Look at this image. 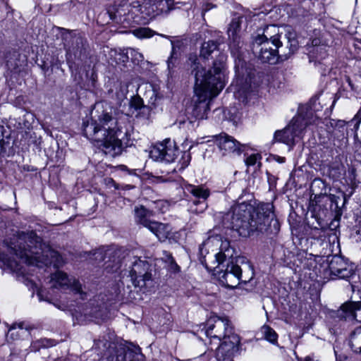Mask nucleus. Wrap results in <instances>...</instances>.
<instances>
[{
    "label": "nucleus",
    "instance_id": "4be33fe9",
    "mask_svg": "<svg viewBox=\"0 0 361 361\" xmlns=\"http://www.w3.org/2000/svg\"><path fill=\"white\" fill-rule=\"evenodd\" d=\"M130 106L136 111V117L148 118L150 109L147 106L144 104L143 100L140 97H133L130 101Z\"/></svg>",
    "mask_w": 361,
    "mask_h": 361
},
{
    "label": "nucleus",
    "instance_id": "de8ad7c7",
    "mask_svg": "<svg viewBox=\"0 0 361 361\" xmlns=\"http://www.w3.org/2000/svg\"><path fill=\"white\" fill-rule=\"evenodd\" d=\"M305 361H319V360H314V358L308 356V357H305Z\"/></svg>",
    "mask_w": 361,
    "mask_h": 361
},
{
    "label": "nucleus",
    "instance_id": "f704fd0d",
    "mask_svg": "<svg viewBox=\"0 0 361 361\" xmlns=\"http://www.w3.org/2000/svg\"><path fill=\"white\" fill-rule=\"evenodd\" d=\"M361 123V116L359 114H357L353 119H351L349 122H348V124H353L354 123V130H355V137H357V131L359 129L360 124Z\"/></svg>",
    "mask_w": 361,
    "mask_h": 361
},
{
    "label": "nucleus",
    "instance_id": "ddd939ff",
    "mask_svg": "<svg viewBox=\"0 0 361 361\" xmlns=\"http://www.w3.org/2000/svg\"><path fill=\"white\" fill-rule=\"evenodd\" d=\"M214 142L223 155L235 154L240 155L243 151L244 145L240 144L232 136L221 133L215 136Z\"/></svg>",
    "mask_w": 361,
    "mask_h": 361
},
{
    "label": "nucleus",
    "instance_id": "b1692460",
    "mask_svg": "<svg viewBox=\"0 0 361 361\" xmlns=\"http://www.w3.org/2000/svg\"><path fill=\"white\" fill-rule=\"evenodd\" d=\"M294 130L289 125L282 130L276 131L274 134V140L278 142H283L286 145H293L295 139Z\"/></svg>",
    "mask_w": 361,
    "mask_h": 361
},
{
    "label": "nucleus",
    "instance_id": "cd10ccee",
    "mask_svg": "<svg viewBox=\"0 0 361 361\" xmlns=\"http://www.w3.org/2000/svg\"><path fill=\"white\" fill-rule=\"evenodd\" d=\"M217 47L216 42L213 40L204 42L201 47L200 56L207 59L212 53L216 50Z\"/></svg>",
    "mask_w": 361,
    "mask_h": 361
},
{
    "label": "nucleus",
    "instance_id": "864d4df0",
    "mask_svg": "<svg viewBox=\"0 0 361 361\" xmlns=\"http://www.w3.org/2000/svg\"><path fill=\"white\" fill-rule=\"evenodd\" d=\"M308 115H312V112L310 111L307 113Z\"/></svg>",
    "mask_w": 361,
    "mask_h": 361
},
{
    "label": "nucleus",
    "instance_id": "603ef678",
    "mask_svg": "<svg viewBox=\"0 0 361 361\" xmlns=\"http://www.w3.org/2000/svg\"><path fill=\"white\" fill-rule=\"evenodd\" d=\"M14 329H15V327H14V326H13L9 329V331H11L13 330Z\"/></svg>",
    "mask_w": 361,
    "mask_h": 361
},
{
    "label": "nucleus",
    "instance_id": "72a5a7b5",
    "mask_svg": "<svg viewBox=\"0 0 361 361\" xmlns=\"http://www.w3.org/2000/svg\"><path fill=\"white\" fill-rule=\"evenodd\" d=\"M190 154L188 152H183L182 157L179 161V164L180 166L179 170H183L184 169H185L190 164Z\"/></svg>",
    "mask_w": 361,
    "mask_h": 361
},
{
    "label": "nucleus",
    "instance_id": "2f4dec72",
    "mask_svg": "<svg viewBox=\"0 0 361 361\" xmlns=\"http://www.w3.org/2000/svg\"><path fill=\"white\" fill-rule=\"evenodd\" d=\"M262 331L265 338L269 342L274 343L277 341L278 336L275 331L268 326H264Z\"/></svg>",
    "mask_w": 361,
    "mask_h": 361
},
{
    "label": "nucleus",
    "instance_id": "412c9836",
    "mask_svg": "<svg viewBox=\"0 0 361 361\" xmlns=\"http://www.w3.org/2000/svg\"><path fill=\"white\" fill-rule=\"evenodd\" d=\"M314 121L313 119L312 121L300 113L297 116L292 119L289 126L294 130V133H294L295 137L300 138L307 125L311 124Z\"/></svg>",
    "mask_w": 361,
    "mask_h": 361
},
{
    "label": "nucleus",
    "instance_id": "473e14b6",
    "mask_svg": "<svg viewBox=\"0 0 361 361\" xmlns=\"http://www.w3.org/2000/svg\"><path fill=\"white\" fill-rule=\"evenodd\" d=\"M354 274V269L352 265L348 264L347 267H344L336 276L339 279H346L350 278Z\"/></svg>",
    "mask_w": 361,
    "mask_h": 361
},
{
    "label": "nucleus",
    "instance_id": "a18cd8bd",
    "mask_svg": "<svg viewBox=\"0 0 361 361\" xmlns=\"http://www.w3.org/2000/svg\"><path fill=\"white\" fill-rule=\"evenodd\" d=\"M37 296H38L39 300L40 301H42V300H46L45 299H44V298H43L42 293V292H41V291H38V293H37Z\"/></svg>",
    "mask_w": 361,
    "mask_h": 361
},
{
    "label": "nucleus",
    "instance_id": "c756f323",
    "mask_svg": "<svg viewBox=\"0 0 361 361\" xmlns=\"http://www.w3.org/2000/svg\"><path fill=\"white\" fill-rule=\"evenodd\" d=\"M214 240H216L217 242H219L221 240V237L218 235L214 236V237H211L209 236L206 240H204L200 245V247H199V250H200V254L201 255V257H200V262L201 263L205 266L206 267H207V264L206 263V259H205V256H204V252H203V247L206 245H208L210 243H212Z\"/></svg>",
    "mask_w": 361,
    "mask_h": 361
},
{
    "label": "nucleus",
    "instance_id": "5fc2aeb1",
    "mask_svg": "<svg viewBox=\"0 0 361 361\" xmlns=\"http://www.w3.org/2000/svg\"><path fill=\"white\" fill-rule=\"evenodd\" d=\"M19 328L20 329H23V324H19Z\"/></svg>",
    "mask_w": 361,
    "mask_h": 361
},
{
    "label": "nucleus",
    "instance_id": "c9c22d12",
    "mask_svg": "<svg viewBox=\"0 0 361 361\" xmlns=\"http://www.w3.org/2000/svg\"><path fill=\"white\" fill-rule=\"evenodd\" d=\"M321 40L319 39H314L312 41V49L310 50L311 54H314V51H318V49L324 50L326 46L322 44L321 45Z\"/></svg>",
    "mask_w": 361,
    "mask_h": 361
},
{
    "label": "nucleus",
    "instance_id": "f03ea898",
    "mask_svg": "<svg viewBox=\"0 0 361 361\" xmlns=\"http://www.w3.org/2000/svg\"><path fill=\"white\" fill-rule=\"evenodd\" d=\"M274 206L264 203L254 207L245 202L233 205L221 216L225 228L247 238L254 232L276 234L280 230L279 221L273 212Z\"/></svg>",
    "mask_w": 361,
    "mask_h": 361
},
{
    "label": "nucleus",
    "instance_id": "0eeeda50",
    "mask_svg": "<svg viewBox=\"0 0 361 361\" xmlns=\"http://www.w3.org/2000/svg\"><path fill=\"white\" fill-rule=\"evenodd\" d=\"M216 261L218 265L226 262L224 269H221L218 274V278L220 283L228 288H235L240 283H247L254 277V270L252 266L245 262L243 257H238L235 262L230 261L231 255L226 254L222 251L215 254Z\"/></svg>",
    "mask_w": 361,
    "mask_h": 361
},
{
    "label": "nucleus",
    "instance_id": "dca6fc26",
    "mask_svg": "<svg viewBox=\"0 0 361 361\" xmlns=\"http://www.w3.org/2000/svg\"><path fill=\"white\" fill-rule=\"evenodd\" d=\"M94 255L96 260L104 262V265L109 272L116 271L120 268V259L115 250L112 249H108L105 251L99 250Z\"/></svg>",
    "mask_w": 361,
    "mask_h": 361
},
{
    "label": "nucleus",
    "instance_id": "79ce46f5",
    "mask_svg": "<svg viewBox=\"0 0 361 361\" xmlns=\"http://www.w3.org/2000/svg\"><path fill=\"white\" fill-rule=\"evenodd\" d=\"M353 195V190H351L348 195L345 194V193H343L342 194V196H343V205L346 203V202L348 201V200L350 197V196Z\"/></svg>",
    "mask_w": 361,
    "mask_h": 361
},
{
    "label": "nucleus",
    "instance_id": "6ab92c4d",
    "mask_svg": "<svg viewBox=\"0 0 361 361\" xmlns=\"http://www.w3.org/2000/svg\"><path fill=\"white\" fill-rule=\"evenodd\" d=\"M5 64L7 71L11 73H16L20 71L25 60L21 59L18 51L8 50L4 54Z\"/></svg>",
    "mask_w": 361,
    "mask_h": 361
},
{
    "label": "nucleus",
    "instance_id": "f257e3e1",
    "mask_svg": "<svg viewBox=\"0 0 361 361\" xmlns=\"http://www.w3.org/2000/svg\"><path fill=\"white\" fill-rule=\"evenodd\" d=\"M130 127L127 118L114 120L99 103L91 112L90 122L84 123L83 134L105 154L114 157L130 145Z\"/></svg>",
    "mask_w": 361,
    "mask_h": 361
},
{
    "label": "nucleus",
    "instance_id": "a19ab883",
    "mask_svg": "<svg viewBox=\"0 0 361 361\" xmlns=\"http://www.w3.org/2000/svg\"><path fill=\"white\" fill-rule=\"evenodd\" d=\"M326 52V49L324 50L318 49V51H314V54H312L314 57L316 59H322L324 58V55Z\"/></svg>",
    "mask_w": 361,
    "mask_h": 361
},
{
    "label": "nucleus",
    "instance_id": "5701e85b",
    "mask_svg": "<svg viewBox=\"0 0 361 361\" xmlns=\"http://www.w3.org/2000/svg\"><path fill=\"white\" fill-rule=\"evenodd\" d=\"M130 51L131 55L135 58V59L139 61H142L144 57L142 54L135 51L133 49H127L126 53H124L123 51H117L116 50H111L110 52L111 56H114L115 61L116 63H125L128 60V53Z\"/></svg>",
    "mask_w": 361,
    "mask_h": 361
},
{
    "label": "nucleus",
    "instance_id": "ea45409f",
    "mask_svg": "<svg viewBox=\"0 0 361 361\" xmlns=\"http://www.w3.org/2000/svg\"><path fill=\"white\" fill-rule=\"evenodd\" d=\"M162 258L166 263H169V262L173 259V257H172L171 253H170L169 252L166 251V250L163 251V257Z\"/></svg>",
    "mask_w": 361,
    "mask_h": 361
},
{
    "label": "nucleus",
    "instance_id": "8fccbe9b",
    "mask_svg": "<svg viewBox=\"0 0 361 361\" xmlns=\"http://www.w3.org/2000/svg\"><path fill=\"white\" fill-rule=\"evenodd\" d=\"M317 183H322V181L321 180H314V182H313V184H315Z\"/></svg>",
    "mask_w": 361,
    "mask_h": 361
},
{
    "label": "nucleus",
    "instance_id": "e433bc0d",
    "mask_svg": "<svg viewBox=\"0 0 361 361\" xmlns=\"http://www.w3.org/2000/svg\"><path fill=\"white\" fill-rule=\"evenodd\" d=\"M135 34L138 37H150L151 30L148 28H140L137 29L135 31Z\"/></svg>",
    "mask_w": 361,
    "mask_h": 361
},
{
    "label": "nucleus",
    "instance_id": "3c124183",
    "mask_svg": "<svg viewBox=\"0 0 361 361\" xmlns=\"http://www.w3.org/2000/svg\"><path fill=\"white\" fill-rule=\"evenodd\" d=\"M166 2L168 6L171 5L173 2V0H166Z\"/></svg>",
    "mask_w": 361,
    "mask_h": 361
},
{
    "label": "nucleus",
    "instance_id": "37998d69",
    "mask_svg": "<svg viewBox=\"0 0 361 361\" xmlns=\"http://www.w3.org/2000/svg\"><path fill=\"white\" fill-rule=\"evenodd\" d=\"M274 159L276 161H278L280 164L285 162V158L279 156H275Z\"/></svg>",
    "mask_w": 361,
    "mask_h": 361
},
{
    "label": "nucleus",
    "instance_id": "a878e982",
    "mask_svg": "<svg viewBox=\"0 0 361 361\" xmlns=\"http://www.w3.org/2000/svg\"><path fill=\"white\" fill-rule=\"evenodd\" d=\"M350 345L355 353H361V328L356 329L350 335Z\"/></svg>",
    "mask_w": 361,
    "mask_h": 361
},
{
    "label": "nucleus",
    "instance_id": "4468645a",
    "mask_svg": "<svg viewBox=\"0 0 361 361\" xmlns=\"http://www.w3.org/2000/svg\"><path fill=\"white\" fill-rule=\"evenodd\" d=\"M185 188L187 191L194 197L202 200L193 202V206H190V208L191 212L195 214L202 213L207 207L206 200L210 195L209 190L203 185H195L191 184L186 185Z\"/></svg>",
    "mask_w": 361,
    "mask_h": 361
},
{
    "label": "nucleus",
    "instance_id": "7c9ffc66",
    "mask_svg": "<svg viewBox=\"0 0 361 361\" xmlns=\"http://www.w3.org/2000/svg\"><path fill=\"white\" fill-rule=\"evenodd\" d=\"M6 130L3 126H0V153L4 152L7 145L9 144V136L5 135Z\"/></svg>",
    "mask_w": 361,
    "mask_h": 361
},
{
    "label": "nucleus",
    "instance_id": "aec40b11",
    "mask_svg": "<svg viewBox=\"0 0 361 361\" xmlns=\"http://www.w3.org/2000/svg\"><path fill=\"white\" fill-rule=\"evenodd\" d=\"M229 47L235 59L236 73L238 75H243L245 61L243 58L242 43L240 39H236V41L230 40Z\"/></svg>",
    "mask_w": 361,
    "mask_h": 361
},
{
    "label": "nucleus",
    "instance_id": "9d476101",
    "mask_svg": "<svg viewBox=\"0 0 361 361\" xmlns=\"http://www.w3.org/2000/svg\"><path fill=\"white\" fill-rule=\"evenodd\" d=\"M133 259L130 271L133 284L138 287L145 286L146 282L150 281L152 277L149 272L150 266L148 262L137 257H133Z\"/></svg>",
    "mask_w": 361,
    "mask_h": 361
},
{
    "label": "nucleus",
    "instance_id": "2eb2a0df",
    "mask_svg": "<svg viewBox=\"0 0 361 361\" xmlns=\"http://www.w3.org/2000/svg\"><path fill=\"white\" fill-rule=\"evenodd\" d=\"M86 40L80 35H71L70 41L65 44L66 60L69 63L75 59L80 58L85 50Z\"/></svg>",
    "mask_w": 361,
    "mask_h": 361
},
{
    "label": "nucleus",
    "instance_id": "9b49d317",
    "mask_svg": "<svg viewBox=\"0 0 361 361\" xmlns=\"http://www.w3.org/2000/svg\"><path fill=\"white\" fill-rule=\"evenodd\" d=\"M127 347L126 345L116 343L110 339L109 336H104L98 340L94 341V344L92 348L93 351H94L97 355L99 356V360H102V361H109L108 355H111V357H116L118 353L117 352L112 353L111 350H118L120 347Z\"/></svg>",
    "mask_w": 361,
    "mask_h": 361
},
{
    "label": "nucleus",
    "instance_id": "6e6552de",
    "mask_svg": "<svg viewBox=\"0 0 361 361\" xmlns=\"http://www.w3.org/2000/svg\"><path fill=\"white\" fill-rule=\"evenodd\" d=\"M136 221L147 228L152 232L160 240L164 241L170 235V227L167 224L159 223L150 219L152 216V212L141 206L136 208L135 210Z\"/></svg>",
    "mask_w": 361,
    "mask_h": 361
},
{
    "label": "nucleus",
    "instance_id": "f3484780",
    "mask_svg": "<svg viewBox=\"0 0 361 361\" xmlns=\"http://www.w3.org/2000/svg\"><path fill=\"white\" fill-rule=\"evenodd\" d=\"M112 353L116 352V350H111ZM117 356L111 357L108 355L109 361H144V356L140 352L139 348L135 350L130 349L128 347H120L117 350Z\"/></svg>",
    "mask_w": 361,
    "mask_h": 361
},
{
    "label": "nucleus",
    "instance_id": "7ed1b4c3",
    "mask_svg": "<svg viewBox=\"0 0 361 361\" xmlns=\"http://www.w3.org/2000/svg\"><path fill=\"white\" fill-rule=\"evenodd\" d=\"M298 49L296 35L290 29L269 25L253 39L252 50L264 63L275 64L290 57Z\"/></svg>",
    "mask_w": 361,
    "mask_h": 361
},
{
    "label": "nucleus",
    "instance_id": "20e7f679",
    "mask_svg": "<svg viewBox=\"0 0 361 361\" xmlns=\"http://www.w3.org/2000/svg\"><path fill=\"white\" fill-rule=\"evenodd\" d=\"M223 57L213 63L212 68L207 70L199 64L194 63L195 99L192 114L197 119L207 118L209 111V103L225 86V73Z\"/></svg>",
    "mask_w": 361,
    "mask_h": 361
},
{
    "label": "nucleus",
    "instance_id": "39448f33",
    "mask_svg": "<svg viewBox=\"0 0 361 361\" xmlns=\"http://www.w3.org/2000/svg\"><path fill=\"white\" fill-rule=\"evenodd\" d=\"M5 244L11 254L28 265L40 267L39 263H42L59 267L63 264V258L58 252L49 247L42 248L39 238L32 231L18 232L9 240H6Z\"/></svg>",
    "mask_w": 361,
    "mask_h": 361
},
{
    "label": "nucleus",
    "instance_id": "49530a36",
    "mask_svg": "<svg viewBox=\"0 0 361 361\" xmlns=\"http://www.w3.org/2000/svg\"><path fill=\"white\" fill-rule=\"evenodd\" d=\"M346 124V123L344 121H338V125H339L340 127H343Z\"/></svg>",
    "mask_w": 361,
    "mask_h": 361
},
{
    "label": "nucleus",
    "instance_id": "bb28decb",
    "mask_svg": "<svg viewBox=\"0 0 361 361\" xmlns=\"http://www.w3.org/2000/svg\"><path fill=\"white\" fill-rule=\"evenodd\" d=\"M240 30V20L238 18H233L228 28V35L230 40L240 39L238 32Z\"/></svg>",
    "mask_w": 361,
    "mask_h": 361
},
{
    "label": "nucleus",
    "instance_id": "393cba45",
    "mask_svg": "<svg viewBox=\"0 0 361 361\" xmlns=\"http://www.w3.org/2000/svg\"><path fill=\"white\" fill-rule=\"evenodd\" d=\"M347 265L348 263L342 257L337 255L333 256L329 264L331 274L336 276L344 267H347Z\"/></svg>",
    "mask_w": 361,
    "mask_h": 361
},
{
    "label": "nucleus",
    "instance_id": "423d86ee",
    "mask_svg": "<svg viewBox=\"0 0 361 361\" xmlns=\"http://www.w3.org/2000/svg\"><path fill=\"white\" fill-rule=\"evenodd\" d=\"M205 334L219 341L223 340L216 350L217 361H233L239 350L240 338L233 332L230 321L225 317H211L207 321Z\"/></svg>",
    "mask_w": 361,
    "mask_h": 361
},
{
    "label": "nucleus",
    "instance_id": "09e8293b",
    "mask_svg": "<svg viewBox=\"0 0 361 361\" xmlns=\"http://www.w3.org/2000/svg\"><path fill=\"white\" fill-rule=\"evenodd\" d=\"M356 152L358 156L361 157V142L360 146L357 149Z\"/></svg>",
    "mask_w": 361,
    "mask_h": 361
},
{
    "label": "nucleus",
    "instance_id": "f8f14e48",
    "mask_svg": "<svg viewBox=\"0 0 361 361\" xmlns=\"http://www.w3.org/2000/svg\"><path fill=\"white\" fill-rule=\"evenodd\" d=\"M51 286L62 290L70 289L75 293L84 294L82 291L81 284L74 278H69L63 271H58L51 275Z\"/></svg>",
    "mask_w": 361,
    "mask_h": 361
},
{
    "label": "nucleus",
    "instance_id": "58836bf2",
    "mask_svg": "<svg viewBox=\"0 0 361 361\" xmlns=\"http://www.w3.org/2000/svg\"><path fill=\"white\" fill-rule=\"evenodd\" d=\"M169 268L173 272H178L180 270L179 266L176 263L174 259L169 262Z\"/></svg>",
    "mask_w": 361,
    "mask_h": 361
},
{
    "label": "nucleus",
    "instance_id": "4c0bfd02",
    "mask_svg": "<svg viewBox=\"0 0 361 361\" xmlns=\"http://www.w3.org/2000/svg\"><path fill=\"white\" fill-rule=\"evenodd\" d=\"M260 158L261 157L259 154H251L246 159L245 164L248 166H254Z\"/></svg>",
    "mask_w": 361,
    "mask_h": 361
},
{
    "label": "nucleus",
    "instance_id": "1a4fd4ad",
    "mask_svg": "<svg viewBox=\"0 0 361 361\" xmlns=\"http://www.w3.org/2000/svg\"><path fill=\"white\" fill-rule=\"evenodd\" d=\"M178 153V149L174 141L171 139H165L151 149L150 157L157 161L171 163L175 160Z\"/></svg>",
    "mask_w": 361,
    "mask_h": 361
},
{
    "label": "nucleus",
    "instance_id": "c85d7f7f",
    "mask_svg": "<svg viewBox=\"0 0 361 361\" xmlns=\"http://www.w3.org/2000/svg\"><path fill=\"white\" fill-rule=\"evenodd\" d=\"M172 50L171 53V56L169 57L167 60V66L169 73L178 64V54L176 51V48L175 47L174 42L171 41Z\"/></svg>",
    "mask_w": 361,
    "mask_h": 361
},
{
    "label": "nucleus",
    "instance_id": "a211bd4d",
    "mask_svg": "<svg viewBox=\"0 0 361 361\" xmlns=\"http://www.w3.org/2000/svg\"><path fill=\"white\" fill-rule=\"evenodd\" d=\"M361 310V302L348 301L343 303L336 312V317L341 320H354L356 312Z\"/></svg>",
    "mask_w": 361,
    "mask_h": 361
},
{
    "label": "nucleus",
    "instance_id": "c03bdc74",
    "mask_svg": "<svg viewBox=\"0 0 361 361\" xmlns=\"http://www.w3.org/2000/svg\"><path fill=\"white\" fill-rule=\"evenodd\" d=\"M337 198H338V197H337L336 195H331L330 196V200H331V201L332 202H335V203H336V207H338V204H337Z\"/></svg>",
    "mask_w": 361,
    "mask_h": 361
}]
</instances>
